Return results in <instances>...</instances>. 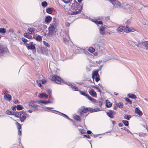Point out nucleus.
Segmentation results:
<instances>
[{"mask_svg": "<svg viewBox=\"0 0 148 148\" xmlns=\"http://www.w3.org/2000/svg\"><path fill=\"white\" fill-rule=\"evenodd\" d=\"M100 111L99 108H96L94 109L90 108H86L84 106L81 107L80 110L78 111V114L81 117H84L87 116L89 113L90 112H93Z\"/></svg>", "mask_w": 148, "mask_h": 148, "instance_id": "1", "label": "nucleus"}, {"mask_svg": "<svg viewBox=\"0 0 148 148\" xmlns=\"http://www.w3.org/2000/svg\"><path fill=\"white\" fill-rule=\"evenodd\" d=\"M53 20L52 23L50 24L49 27V35H56L57 30V25L56 19L53 18Z\"/></svg>", "mask_w": 148, "mask_h": 148, "instance_id": "2", "label": "nucleus"}, {"mask_svg": "<svg viewBox=\"0 0 148 148\" xmlns=\"http://www.w3.org/2000/svg\"><path fill=\"white\" fill-rule=\"evenodd\" d=\"M72 7L73 9V11L70 13L71 15H75L79 13L82 10L83 6L79 5L78 3L76 2L73 3Z\"/></svg>", "mask_w": 148, "mask_h": 148, "instance_id": "3", "label": "nucleus"}, {"mask_svg": "<svg viewBox=\"0 0 148 148\" xmlns=\"http://www.w3.org/2000/svg\"><path fill=\"white\" fill-rule=\"evenodd\" d=\"M15 116L20 119L21 122H24L27 117H29L28 114L25 111H16L15 113Z\"/></svg>", "mask_w": 148, "mask_h": 148, "instance_id": "4", "label": "nucleus"}, {"mask_svg": "<svg viewBox=\"0 0 148 148\" xmlns=\"http://www.w3.org/2000/svg\"><path fill=\"white\" fill-rule=\"evenodd\" d=\"M110 1L113 5L114 7L117 8H125V3H123L122 4L117 0H107Z\"/></svg>", "mask_w": 148, "mask_h": 148, "instance_id": "5", "label": "nucleus"}, {"mask_svg": "<svg viewBox=\"0 0 148 148\" xmlns=\"http://www.w3.org/2000/svg\"><path fill=\"white\" fill-rule=\"evenodd\" d=\"M51 80L55 82L57 84H60L61 82V78L58 76L54 75L51 78Z\"/></svg>", "mask_w": 148, "mask_h": 148, "instance_id": "6", "label": "nucleus"}, {"mask_svg": "<svg viewBox=\"0 0 148 148\" xmlns=\"http://www.w3.org/2000/svg\"><path fill=\"white\" fill-rule=\"evenodd\" d=\"M29 106L30 108L34 109V111H36L38 110V105L35 103L33 101H31L29 104Z\"/></svg>", "mask_w": 148, "mask_h": 148, "instance_id": "7", "label": "nucleus"}, {"mask_svg": "<svg viewBox=\"0 0 148 148\" xmlns=\"http://www.w3.org/2000/svg\"><path fill=\"white\" fill-rule=\"evenodd\" d=\"M62 37L63 42L65 43L67 42L70 40L67 32H65L63 33Z\"/></svg>", "mask_w": 148, "mask_h": 148, "instance_id": "8", "label": "nucleus"}, {"mask_svg": "<svg viewBox=\"0 0 148 148\" xmlns=\"http://www.w3.org/2000/svg\"><path fill=\"white\" fill-rule=\"evenodd\" d=\"M27 45L26 46L27 49L29 50H35L36 51V49L35 46L34 45V43L32 42H31L29 44L26 43Z\"/></svg>", "mask_w": 148, "mask_h": 148, "instance_id": "9", "label": "nucleus"}, {"mask_svg": "<svg viewBox=\"0 0 148 148\" xmlns=\"http://www.w3.org/2000/svg\"><path fill=\"white\" fill-rule=\"evenodd\" d=\"M125 8H123V9H125L128 12L133 9V7L132 4L130 5V4H127L125 3Z\"/></svg>", "mask_w": 148, "mask_h": 148, "instance_id": "10", "label": "nucleus"}, {"mask_svg": "<svg viewBox=\"0 0 148 148\" xmlns=\"http://www.w3.org/2000/svg\"><path fill=\"white\" fill-rule=\"evenodd\" d=\"M8 49L6 47H3L0 45V56H2L3 54L7 51Z\"/></svg>", "mask_w": 148, "mask_h": 148, "instance_id": "11", "label": "nucleus"}, {"mask_svg": "<svg viewBox=\"0 0 148 148\" xmlns=\"http://www.w3.org/2000/svg\"><path fill=\"white\" fill-rule=\"evenodd\" d=\"M89 93L92 96L94 97H97V94L94 89H91L89 92Z\"/></svg>", "mask_w": 148, "mask_h": 148, "instance_id": "12", "label": "nucleus"}, {"mask_svg": "<svg viewBox=\"0 0 148 148\" xmlns=\"http://www.w3.org/2000/svg\"><path fill=\"white\" fill-rule=\"evenodd\" d=\"M67 84L70 86L72 88V89L73 91H79L77 87L72 85L71 83H68Z\"/></svg>", "mask_w": 148, "mask_h": 148, "instance_id": "13", "label": "nucleus"}, {"mask_svg": "<svg viewBox=\"0 0 148 148\" xmlns=\"http://www.w3.org/2000/svg\"><path fill=\"white\" fill-rule=\"evenodd\" d=\"M125 29V27L121 26L119 27L116 29V31L118 33H120L123 31Z\"/></svg>", "mask_w": 148, "mask_h": 148, "instance_id": "14", "label": "nucleus"}, {"mask_svg": "<svg viewBox=\"0 0 148 148\" xmlns=\"http://www.w3.org/2000/svg\"><path fill=\"white\" fill-rule=\"evenodd\" d=\"M106 27L105 25H104L103 26L102 25L101 27L99 29L100 33L101 34L103 35L105 34V32L104 31V29L106 28Z\"/></svg>", "mask_w": 148, "mask_h": 148, "instance_id": "15", "label": "nucleus"}, {"mask_svg": "<svg viewBox=\"0 0 148 148\" xmlns=\"http://www.w3.org/2000/svg\"><path fill=\"white\" fill-rule=\"evenodd\" d=\"M52 20V18L50 16H47L45 18V21L47 23H49Z\"/></svg>", "mask_w": 148, "mask_h": 148, "instance_id": "16", "label": "nucleus"}, {"mask_svg": "<svg viewBox=\"0 0 148 148\" xmlns=\"http://www.w3.org/2000/svg\"><path fill=\"white\" fill-rule=\"evenodd\" d=\"M4 99L7 101H9L11 100V96L10 94H7L4 96Z\"/></svg>", "mask_w": 148, "mask_h": 148, "instance_id": "17", "label": "nucleus"}, {"mask_svg": "<svg viewBox=\"0 0 148 148\" xmlns=\"http://www.w3.org/2000/svg\"><path fill=\"white\" fill-rule=\"evenodd\" d=\"M135 112L139 116H142L143 114V113L140 109L138 108H136L135 109Z\"/></svg>", "mask_w": 148, "mask_h": 148, "instance_id": "18", "label": "nucleus"}, {"mask_svg": "<svg viewBox=\"0 0 148 148\" xmlns=\"http://www.w3.org/2000/svg\"><path fill=\"white\" fill-rule=\"evenodd\" d=\"M134 29H132L129 27H125L124 32L126 33H128L130 32H133Z\"/></svg>", "mask_w": 148, "mask_h": 148, "instance_id": "19", "label": "nucleus"}, {"mask_svg": "<svg viewBox=\"0 0 148 148\" xmlns=\"http://www.w3.org/2000/svg\"><path fill=\"white\" fill-rule=\"evenodd\" d=\"M99 76V75L98 74V72L97 71H94L93 73H92V77L94 79V78H95V77Z\"/></svg>", "mask_w": 148, "mask_h": 148, "instance_id": "20", "label": "nucleus"}, {"mask_svg": "<svg viewBox=\"0 0 148 148\" xmlns=\"http://www.w3.org/2000/svg\"><path fill=\"white\" fill-rule=\"evenodd\" d=\"M38 103L42 105V104L43 103L45 104H47L49 103V102L47 101H43L42 100H39L38 101Z\"/></svg>", "mask_w": 148, "mask_h": 148, "instance_id": "21", "label": "nucleus"}, {"mask_svg": "<svg viewBox=\"0 0 148 148\" xmlns=\"http://www.w3.org/2000/svg\"><path fill=\"white\" fill-rule=\"evenodd\" d=\"M127 96L130 98L133 99H136L137 98L136 96L134 94L129 93L127 94Z\"/></svg>", "mask_w": 148, "mask_h": 148, "instance_id": "22", "label": "nucleus"}, {"mask_svg": "<svg viewBox=\"0 0 148 148\" xmlns=\"http://www.w3.org/2000/svg\"><path fill=\"white\" fill-rule=\"evenodd\" d=\"M5 113L8 115H15V112H12L9 110H7L6 111Z\"/></svg>", "mask_w": 148, "mask_h": 148, "instance_id": "23", "label": "nucleus"}, {"mask_svg": "<svg viewBox=\"0 0 148 148\" xmlns=\"http://www.w3.org/2000/svg\"><path fill=\"white\" fill-rule=\"evenodd\" d=\"M53 98L52 96H50L48 101L49 103H53Z\"/></svg>", "mask_w": 148, "mask_h": 148, "instance_id": "24", "label": "nucleus"}, {"mask_svg": "<svg viewBox=\"0 0 148 148\" xmlns=\"http://www.w3.org/2000/svg\"><path fill=\"white\" fill-rule=\"evenodd\" d=\"M116 105L120 108H122L123 107V103L121 102H120L116 103Z\"/></svg>", "mask_w": 148, "mask_h": 148, "instance_id": "25", "label": "nucleus"}, {"mask_svg": "<svg viewBox=\"0 0 148 148\" xmlns=\"http://www.w3.org/2000/svg\"><path fill=\"white\" fill-rule=\"evenodd\" d=\"M73 118L74 119L76 120L77 121H80L81 119H80V116H79L75 115L73 116Z\"/></svg>", "mask_w": 148, "mask_h": 148, "instance_id": "26", "label": "nucleus"}, {"mask_svg": "<svg viewBox=\"0 0 148 148\" xmlns=\"http://www.w3.org/2000/svg\"><path fill=\"white\" fill-rule=\"evenodd\" d=\"M106 106L107 107H110L112 106V103L110 102L108 100H106Z\"/></svg>", "mask_w": 148, "mask_h": 148, "instance_id": "27", "label": "nucleus"}, {"mask_svg": "<svg viewBox=\"0 0 148 148\" xmlns=\"http://www.w3.org/2000/svg\"><path fill=\"white\" fill-rule=\"evenodd\" d=\"M131 117V115L128 114H125L124 116V119L127 120H129Z\"/></svg>", "mask_w": 148, "mask_h": 148, "instance_id": "28", "label": "nucleus"}, {"mask_svg": "<svg viewBox=\"0 0 148 148\" xmlns=\"http://www.w3.org/2000/svg\"><path fill=\"white\" fill-rule=\"evenodd\" d=\"M28 31L29 34H32L34 32V29L33 28H29L28 29Z\"/></svg>", "mask_w": 148, "mask_h": 148, "instance_id": "29", "label": "nucleus"}, {"mask_svg": "<svg viewBox=\"0 0 148 148\" xmlns=\"http://www.w3.org/2000/svg\"><path fill=\"white\" fill-rule=\"evenodd\" d=\"M6 29L4 28H0V33L2 34H4L5 33Z\"/></svg>", "mask_w": 148, "mask_h": 148, "instance_id": "30", "label": "nucleus"}, {"mask_svg": "<svg viewBox=\"0 0 148 148\" xmlns=\"http://www.w3.org/2000/svg\"><path fill=\"white\" fill-rule=\"evenodd\" d=\"M53 9L50 8H48L46 10V12L49 14H51V13Z\"/></svg>", "mask_w": 148, "mask_h": 148, "instance_id": "31", "label": "nucleus"}, {"mask_svg": "<svg viewBox=\"0 0 148 148\" xmlns=\"http://www.w3.org/2000/svg\"><path fill=\"white\" fill-rule=\"evenodd\" d=\"M41 5L42 7H45L47 6V3L46 1H44L42 3Z\"/></svg>", "mask_w": 148, "mask_h": 148, "instance_id": "32", "label": "nucleus"}, {"mask_svg": "<svg viewBox=\"0 0 148 148\" xmlns=\"http://www.w3.org/2000/svg\"><path fill=\"white\" fill-rule=\"evenodd\" d=\"M88 51L90 53H92L95 51V49L92 47H90L89 48Z\"/></svg>", "mask_w": 148, "mask_h": 148, "instance_id": "33", "label": "nucleus"}, {"mask_svg": "<svg viewBox=\"0 0 148 148\" xmlns=\"http://www.w3.org/2000/svg\"><path fill=\"white\" fill-rule=\"evenodd\" d=\"M144 44L145 49L148 50V42L147 41H146L144 42Z\"/></svg>", "mask_w": 148, "mask_h": 148, "instance_id": "34", "label": "nucleus"}, {"mask_svg": "<svg viewBox=\"0 0 148 148\" xmlns=\"http://www.w3.org/2000/svg\"><path fill=\"white\" fill-rule=\"evenodd\" d=\"M43 43L44 44V45H45L46 47H49L50 45L48 44V43L46 42L44 40L42 41Z\"/></svg>", "mask_w": 148, "mask_h": 148, "instance_id": "35", "label": "nucleus"}, {"mask_svg": "<svg viewBox=\"0 0 148 148\" xmlns=\"http://www.w3.org/2000/svg\"><path fill=\"white\" fill-rule=\"evenodd\" d=\"M24 36L25 37L28 38H30V37H31V36L27 33H25L24 34Z\"/></svg>", "mask_w": 148, "mask_h": 148, "instance_id": "36", "label": "nucleus"}, {"mask_svg": "<svg viewBox=\"0 0 148 148\" xmlns=\"http://www.w3.org/2000/svg\"><path fill=\"white\" fill-rule=\"evenodd\" d=\"M122 122L126 126H128L129 125L128 121L126 120H123Z\"/></svg>", "mask_w": 148, "mask_h": 148, "instance_id": "37", "label": "nucleus"}, {"mask_svg": "<svg viewBox=\"0 0 148 148\" xmlns=\"http://www.w3.org/2000/svg\"><path fill=\"white\" fill-rule=\"evenodd\" d=\"M107 115L111 119H112L114 117V115H113V114H110L109 112H108L107 113Z\"/></svg>", "mask_w": 148, "mask_h": 148, "instance_id": "38", "label": "nucleus"}, {"mask_svg": "<svg viewBox=\"0 0 148 148\" xmlns=\"http://www.w3.org/2000/svg\"><path fill=\"white\" fill-rule=\"evenodd\" d=\"M79 92L81 95L85 96L86 97L87 95V94L84 91H79Z\"/></svg>", "mask_w": 148, "mask_h": 148, "instance_id": "39", "label": "nucleus"}, {"mask_svg": "<svg viewBox=\"0 0 148 148\" xmlns=\"http://www.w3.org/2000/svg\"><path fill=\"white\" fill-rule=\"evenodd\" d=\"M60 115H62V116H64L66 118V119H68L69 120H71V119H70L69 118V117H68V116L66 115V114L63 113H60Z\"/></svg>", "mask_w": 148, "mask_h": 148, "instance_id": "40", "label": "nucleus"}, {"mask_svg": "<svg viewBox=\"0 0 148 148\" xmlns=\"http://www.w3.org/2000/svg\"><path fill=\"white\" fill-rule=\"evenodd\" d=\"M44 108H45H45L47 109H48V110H45L46 111L49 112V110H52V109H53V108L52 107H45Z\"/></svg>", "mask_w": 148, "mask_h": 148, "instance_id": "41", "label": "nucleus"}, {"mask_svg": "<svg viewBox=\"0 0 148 148\" xmlns=\"http://www.w3.org/2000/svg\"><path fill=\"white\" fill-rule=\"evenodd\" d=\"M16 124L17 125V127L18 130L20 129H21V126L20 124H19L18 122H16Z\"/></svg>", "mask_w": 148, "mask_h": 148, "instance_id": "42", "label": "nucleus"}, {"mask_svg": "<svg viewBox=\"0 0 148 148\" xmlns=\"http://www.w3.org/2000/svg\"><path fill=\"white\" fill-rule=\"evenodd\" d=\"M125 101L130 104L132 103V101L130 100L129 98H126L125 99Z\"/></svg>", "mask_w": 148, "mask_h": 148, "instance_id": "43", "label": "nucleus"}, {"mask_svg": "<svg viewBox=\"0 0 148 148\" xmlns=\"http://www.w3.org/2000/svg\"><path fill=\"white\" fill-rule=\"evenodd\" d=\"M16 108L18 110H20L22 109V108L21 105H18L17 106Z\"/></svg>", "mask_w": 148, "mask_h": 148, "instance_id": "44", "label": "nucleus"}, {"mask_svg": "<svg viewBox=\"0 0 148 148\" xmlns=\"http://www.w3.org/2000/svg\"><path fill=\"white\" fill-rule=\"evenodd\" d=\"M36 40L40 41L42 40V38L40 36H38L36 37Z\"/></svg>", "mask_w": 148, "mask_h": 148, "instance_id": "45", "label": "nucleus"}, {"mask_svg": "<svg viewBox=\"0 0 148 148\" xmlns=\"http://www.w3.org/2000/svg\"><path fill=\"white\" fill-rule=\"evenodd\" d=\"M121 129L124 130H125V131H127L128 133H131V132L127 128H126V127H124L121 128Z\"/></svg>", "mask_w": 148, "mask_h": 148, "instance_id": "46", "label": "nucleus"}, {"mask_svg": "<svg viewBox=\"0 0 148 148\" xmlns=\"http://www.w3.org/2000/svg\"><path fill=\"white\" fill-rule=\"evenodd\" d=\"M79 132L81 134H84L85 133V132L84 131V130L83 129H79Z\"/></svg>", "mask_w": 148, "mask_h": 148, "instance_id": "47", "label": "nucleus"}, {"mask_svg": "<svg viewBox=\"0 0 148 148\" xmlns=\"http://www.w3.org/2000/svg\"><path fill=\"white\" fill-rule=\"evenodd\" d=\"M110 114H113V115L115 114L116 112L114 111H112V110H110L109 112H108Z\"/></svg>", "mask_w": 148, "mask_h": 148, "instance_id": "48", "label": "nucleus"}, {"mask_svg": "<svg viewBox=\"0 0 148 148\" xmlns=\"http://www.w3.org/2000/svg\"><path fill=\"white\" fill-rule=\"evenodd\" d=\"M47 92L49 94V95H50V96H51V94H52V90H51L50 89H48L47 90Z\"/></svg>", "mask_w": 148, "mask_h": 148, "instance_id": "49", "label": "nucleus"}, {"mask_svg": "<svg viewBox=\"0 0 148 148\" xmlns=\"http://www.w3.org/2000/svg\"><path fill=\"white\" fill-rule=\"evenodd\" d=\"M93 87H94V88L96 89L100 93L101 92V90L97 86H94Z\"/></svg>", "mask_w": 148, "mask_h": 148, "instance_id": "50", "label": "nucleus"}, {"mask_svg": "<svg viewBox=\"0 0 148 148\" xmlns=\"http://www.w3.org/2000/svg\"><path fill=\"white\" fill-rule=\"evenodd\" d=\"M90 101H91L95 103H96L97 101L96 99H94L92 97L91 99L90 100Z\"/></svg>", "mask_w": 148, "mask_h": 148, "instance_id": "51", "label": "nucleus"}, {"mask_svg": "<svg viewBox=\"0 0 148 148\" xmlns=\"http://www.w3.org/2000/svg\"><path fill=\"white\" fill-rule=\"evenodd\" d=\"M102 23V22L101 21H97V22H96V24L98 25V24L101 25Z\"/></svg>", "mask_w": 148, "mask_h": 148, "instance_id": "52", "label": "nucleus"}, {"mask_svg": "<svg viewBox=\"0 0 148 148\" xmlns=\"http://www.w3.org/2000/svg\"><path fill=\"white\" fill-rule=\"evenodd\" d=\"M22 40L24 42H26L28 41V40L27 39L24 38H22Z\"/></svg>", "mask_w": 148, "mask_h": 148, "instance_id": "53", "label": "nucleus"}, {"mask_svg": "<svg viewBox=\"0 0 148 148\" xmlns=\"http://www.w3.org/2000/svg\"><path fill=\"white\" fill-rule=\"evenodd\" d=\"M143 126L144 128H146L147 131L148 130V125H147L145 124L144 125H143Z\"/></svg>", "mask_w": 148, "mask_h": 148, "instance_id": "54", "label": "nucleus"}, {"mask_svg": "<svg viewBox=\"0 0 148 148\" xmlns=\"http://www.w3.org/2000/svg\"><path fill=\"white\" fill-rule=\"evenodd\" d=\"M91 21H92L93 22L95 23H96V22H97V19H92Z\"/></svg>", "mask_w": 148, "mask_h": 148, "instance_id": "55", "label": "nucleus"}, {"mask_svg": "<svg viewBox=\"0 0 148 148\" xmlns=\"http://www.w3.org/2000/svg\"><path fill=\"white\" fill-rule=\"evenodd\" d=\"M86 97H87V98L88 99H89V100H90V99H92V97H91L89 95H88V94H87V95L86 96Z\"/></svg>", "mask_w": 148, "mask_h": 148, "instance_id": "56", "label": "nucleus"}, {"mask_svg": "<svg viewBox=\"0 0 148 148\" xmlns=\"http://www.w3.org/2000/svg\"><path fill=\"white\" fill-rule=\"evenodd\" d=\"M44 94L43 93H41L40 95V97L41 98L43 97L44 96Z\"/></svg>", "mask_w": 148, "mask_h": 148, "instance_id": "57", "label": "nucleus"}, {"mask_svg": "<svg viewBox=\"0 0 148 148\" xmlns=\"http://www.w3.org/2000/svg\"><path fill=\"white\" fill-rule=\"evenodd\" d=\"M84 137H86L87 138H90V136L88 135H84Z\"/></svg>", "mask_w": 148, "mask_h": 148, "instance_id": "58", "label": "nucleus"}, {"mask_svg": "<svg viewBox=\"0 0 148 148\" xmlns=\"http://www.w3.org/2000/svg\"><path fill=\"white\" fill-rule=\"evenodd\" d=\"M16 106H13L12 107V109L14 111L16 110Z\"/></svg>", "mask_w": 148, "mask_h": 148, "instance_id": "59", "label": "nucleus"}, {"mask_svg": "<svg viewBox=\"0 0 148 148\" xmlns=\"http://www.w3.org/2000/svg\"><path fill=\"white\" fill-rule=\"evenodd\" d=\"M95 81L96 82H98L99 80V79L98 77H95Z\"/></svg>", "mask_w": 148, "mask_h": 148, "instance_id": "60", "label": "nucleus"}, {"mask_svg": "<svg viewBox=\"0 0 148 148\" xmlns=\"http://www.w3.org/2000/svg\"><path fill=\"white\" fill-rule=\"evenodd\" d=\"M118 125L119 127H122L123 125V123H119Z\"/></svg>", "mask_w": 148, "mask_h": 148, "instance_id": "61", "label": "nucleus"}, {"mask_svg": "<svg viewBox=\"0 0 148 148\" xmlns=\"http://www.w3.org/2000/svg\"><path fill=\"white\" fill-rule=\"evenodd\" d=\"M9 32L12 33H13L14 32V30L12 29H10L9 30Z\"/></svg>", "mask_w": 148, "mask_h": 148, "instance_id": "62", "label": "nucleus"}, {"mask_svg": "<svg viewBox=\"0 0 148 148\" xmlns=\"http://www.w3.org/2000/svg\"><path fill=\"white\" fill-rule=\"evenodd\" d=\"M48 95L46 94H44V97L45 98L47 99L48 98Z\"/></svg>", "mask_w": 148, "mask_h": 148, "instance_id": "63", "label": "nucleus"}, {"mask_svg": "<svg viewBox=\"0 0 148 148\" xmlns=\"http://www.w3.org/2000/svg\"><path fill=\"white\" fill-rule=\"evenodd\" d=\"M18 134L19 135H21V130H20V129L18 130Z\"/></svg>", "mask_w": 148, "mask_h": 148, "instance_id": "64", "label": "nucleus"}]
</instances>
